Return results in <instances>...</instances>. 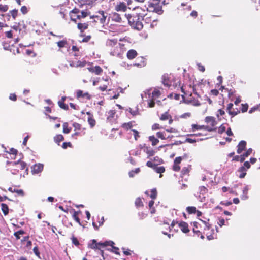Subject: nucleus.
I'll return each mask as SVG.
<instances>
[{
  "mask_svg": "<svg viewBox=\"0 0 260 260\" xmlns=\"http://www.w3.org/2000/svg\"><path fill=\"white\" fill-rule=\"evenodd\" d=\"M105 244H106V246H110L113 247L114 246V245L115 244L114 242L112 241H105Z\"/></svg>",
  "mask_w": 260,
  "mask_h": 260,
  "instance_id": "nucleus-59",
  "label": "nucleus"
},
{
  "mask_svg": "<svg viewBox=\"0 0 260 260\" xmlns=\"http://www.w3.org/2000/svg\"><path fill=\"white\" fill-rule=\"evenodd\" d=\"M189 172V170L186 167H184L183 168V169H182V171H181V174L182 175H185V174H187Z\"/></svg>",
  "mask_w": 260,
  "mask_h": 260,
  "instance_id": "nucleus-64",
  "label": "nucleus"
},
{
  "mask_svg": "<svg viewBox=\"0 0 260 260\" xmlns=\"http://www.w3.org/2000/svg\"><path fill=\"white\" fill-rule=\"evenodd\" d=\"M33 251H34V253L35 254V255L40 258V252L38 249V247L37 246H36L34 248Z\"/></svg>",
  "mask_w": 260,
  "mask_h": 260,
  "instance_id": "nucleus-53",
  "label": "nucleus"
},
{
  "mask_svg": "<svg viewBox=\"0 0 260 260\" xmlns=\"http://www.w3.org/2000/svg\"><path fill=\"white\" fill-rule=\"evenodd\" d=\"M252 152V149L251 148H249L243 154L241 155V162H243L245 158L250 155Z\"/></svg>",
  "mask_w": 260,
  "mask_h": 260,
  "instance_id": "nucleus-18",
  "label": "nucleus"
},
{
  "mask_svg": "<svg viewBox=\"0 0 260 260\" xmlns=\"http://www.w3.org/2000/svg\"><path fill=\"white\" fill-rule=\"evenodd\" d=\"M226 127L223 124L220 125V126L218 128V133L219 134H222L223 132L225 131Z\"/></svg>",
  "mask_w": 260,
  "mask_h": 260,
  "instance_id": "nucleus-48",
  "label": "nucleus"
},
{
  "mask_svg": "<svg viewBox=\"0 0 260 260\" xmlns=\"http://www.w3.org/2000/svg\"><path fill=\"white\" fill-rule=\"evenodd\" d=\"M143 19H138L136 22L135 23L134 26L133 27H134L135 29H137L138 30H140L143 29V25L142 22H141V20H143Z\"/></svg>",
  "mask_w": 260,
  "mask_h": 260,
  "instance_id": "nucleus-16",
  "label": "nucleus"
},
{
  "mask_svg": "<svg viewBox=\"0 0 260 260\" xmlns=\"http://www.w3.org/2000/svg\"><path fill=\"white\" fill-rule=\"evenodd\" d=\"M182 159V158L181 156H179V157H176L174 159V164H177V165L179 164L181 162Z\"/></svg>",
  "mask_w": 260,
  "mask_h": 260,
  "instance_id": "nucleus-57",
  "label": "nucleus"
},
{
  "mask_svg": "<svg viewBox=\"0 0 260 260\" xmlns=\"http://www.w3.org/2000/svg\"><path fill=\"white\" fill-rule=\"evenodd\" d=\"M111 18L112 21L116 22H121L122 21L120 15L116 12L112 13L111 14Z\"/></svg>",
  "mask_w": 260,
  "mask_h": 260,
  "instance_id": "nucleus-9",
  "label": "nucleus"
},
{
  "mask_svg": "<svg viewBox=\"0 0 260 260\" xmlns=\"http://www.w3.org/2000/svg\"><path fill=\"white\" fill-rule=\"evenodd\" d=\"M77 96L78 98L81 97L85 98L87 100H90L91 99V95L88 92L83 93V91L81 90H78L77 91Z\"/></svg>",
  "mask_w": 260,
  "mask_h": 260,
  "instance_id": "nucleus-11",
  "label": "nucleus"
},
{
  "mask_svg": "<svg viewBox=\"0 0 260 260\" xmlns=\"http://www.w3.org/2000/svg\"><path fill=\"white\" fill-rule=\"evenodd\" d=\"M154 169L157 173L160 174L164 173L165 171V169L163 166L156 167V166H155Z\"/></svg>",
  "mask_w": 260,
  "mask_h": 260,
  "instance_id": "nucleus-30",
  "label": "nucleus"
},
{
  "mask_svg": "<svg viewBox=\"0 0 260 260\" xmlns=\"http://www.w3.org/2000/svg\"><path fill=\"white\" fill-rule=\"evenodd\" d=\"M200 193L202 195H204L207 192V189L204 186H201L199 188Z\"/></svg>",
  "mask_w": 260,
  "mask_h": 260,
  "instance_id": "nucleus-40",
  "label": "nucleus"
},
{
  "mask_svg": "<svg viewBox=\"0 0 260 260\" xmlns=\"http://www.w3.org/2000/svg\"><path fill=\"white\" fill-rule=\"evenodd\" d=\"M43 165L40 163L34 165L31 167V173L33 174H36L41 172L43 169Z\"/></svg>",
  "mask_w": 260,
  "mask_h": 260,
  "instance_id": "nucleus-5",
  "label": "nucleus"
},
{
  "mask_svg": "<svg viewBox=\"0 0 260 260\" xmlns=\"http://www.w3.org/2000/svg\"><path fill=\"white\" fill-rule=\"evenodd\" d=\"M218 224L220 227L222 226L225 224V220L223 218H220Z\"/></svg>",
  "mask_w": 260,
  "mask_h": 260,
  "instance_id": "nucleus-58",
  "label": "nucleus"
},
{
  "mask_svg": "<svg viewBox=\"0 0 260 260\" xmlns=\"http://www.w3.org/2000/svg\"><path fill=\"white\" fill-rule=\"evenodd\" d=\"M192 128L193 131H194L195 130L205 129L208 132H213L216 131L217 128H213L209 126L199 125L194 124L192 125Z\"/></svg>",
  "mask_w": 260,
  "mask_h": 260,
  "instance_id": "nucleus-3",
  "label": "nucleus"
},
{
  "mask_svg": "<svg viewBox=\"0 0 260 260\" xmlns=\"http://www.w3.org/2000/svg\"><path fill=\"white\" fill-rule=\"evenodd\" d=\"M8 190L11 192H16L18 195H20L21 196H23L24 195V191L22 189L17 190V189H13L12 187H10L8 188Z\"/></svg>",
  "mask_w": 260,
  "mask_h": 260,
  "instance_id": "nucleus-20",
  "label": "nucleus"
},
{
  "mask_svg": "<svg viewBox=\"0 0 260 260\" xmlns=\"http://www.w3.org/2000/svg\"><path fill=\"white\" fill-rule=\"evenodd\" d=\"M132 122H129L128 123H124L122 125V127L125 129H130L131 127H132Z\"/></svg>",
  "mask_w": 260,
  "mask_h": 260,
  "instance_id": "nucleus-31",
  "label": "nucleus"
},
{
  "mask_svg": "<svg viewBox=\"0 0 260 260\" xmlns=\"http://www.w3.org/2000/svg\"><path fill=\"white\" fill-rule=\"evenodd\" d=\"M115 10L117 11L125 12L126 10V6L124 3H120L119 4L116 6Z\"/></svg>",
  "mask_w": 260,
  "mask_h": 260,
  "instance_id": "nucleus-13",
  "label": "nucleus"
},
{
  "mask_svg": "<svg viewBox=\"0 0 260 260\" xmlns=\"http://www.w3.org/2000/svg\"><path fill=\"white\" fill-rule=\"evenodd\" d=\"M169 116L168 112H166L161 115L160 119L161 120H166L169 119Z\"/></svg>",
  "mask_w": 260,
  "mask_h": 260,
  "instance_id": "nucleus-36",
  "label": "nucleus"
},
{
  "mask_svg": "<svg viewBox=\"0 0 260 260\" xmlns=\"http://www.w3.org/2000/svg\"><path fill=\"white\" fill-rule=\"evenodd\" d=\"M54 141L59 145V143L64 140V137L62 135H57L54 138Z\"/></svg>",
  "mask_w": 260,
  "mask_h": 260,
  "instance_id": "nucleus-24",
  "label": "nucleus"
},
{
  "mask_svg": "<svg viewBox=\"0 0 260 260\" xmlns=\"http://www.w3.org/2000/svg\"><path fill=\"white\" fill-rule=\"evenodd\" d=\"M246 146V142L244 140L241 141L239 144L237 146L238 149L237 150V152L238 154H240L242 152L245 150Z\"/></svg>",
  "mask_w": 260,
  "mask_h": 260,
  "instance_id": "nucleus-7",
  "label": "nucleus"
},
{
  "mask_svg": "<svg viewBox=\"0 0 260 260\" xmlns=\"http://www.w3.org/2000/svg\"><path fill=\"white\" fill-rule=\"evenodd\" d=\"M115 114V110H110L108 113V117H107V119L108 120H110V118H112L114 117V116Z\"/></svg>",
  "mask_w": 260,
  "mask_h": 260,
  "instance_id": "nucleus-37",
  "label": "nucleus"
},
{
  "mask_svg": "<svg viewBox=\"0 0 260 260\" xmlns=\"http://www.w3.org/2000/svg\"><path fill=\"white\" fill-rule=\"evenodd\" d=\"M153 161H156L157 164V165L163 162V160L160 158L158 156H155L153 158Z\"/></svg>",
  "mask_w": 260,
  "mask_h": 260,
  "instance_id": "nucleus-46",
  "label": "nucleus"
},
{
  "mask_svg": "<svg viewBox=\"0 0 260 260\" xmlns=\"http://www.w3.org/2000/svg\"><path fill=\"white\" fill-rule=\"evenodd\" d=\"M178 226L179 228H180L183 233H187L189 232V230L188 229V225L186 222L184 221H181L179 223Z\"/></svg>",
  "mask_w": 260,
  "mask_h": 260,
  "instance_id": "nucleus-8",
  "label": "nucleus"
},
{
  "mask_svg": "<svg viewBox=\"0 0 260 260\" xmlns=\"http://www.w3.org/2000/svg\"><path fill=\"white\" fill-rule=\"evenodd\" d=\"M99 15H92L90 16L91 19L96 18L97 20H94L93 22H97L98 20L100 21V22L102 24H104L105 23L107 16L105 15L104 12L103 11H99L98 12Z\"/></svg>",
  "mask_w": 260,
  "mask_h": 260,
  "instance_id": "nucleus-2",
  "label": "nucleus"
},
{
  "mask_svg": "<svg viewBox=\"0 0 260 260\" xmlns=\"http://www.w3.org/2000/svg\"><path fill=\"white\" fill-rule=\"evenodd\" d=\"M239 112H240V111L238 110H237V111H230L228 112L229 114L230 115H231L232 116V117H234V116H236Z\"/></svg>",
  "mask_w": 260,
  "mask_h": 260,
  "instance_id": "nucleus-62",
  "label": "nucleus"
},
{
  "mask_svg": "<svg viewBox=\"0 0 260 260\" xmlns=\"http://www.w3.org/2000/svg\"><path fill=\"white\" fill-rule=\"evenodd\" d=\"M232 204V202H231V201H221V202H220V204L223 205H224V206H230V205H231Z\"/></svg>",
  "mask_w": 260,
  "mask_h": 260,
  "instance_id": "nucleus-60",
  "label": "nucleus"
},
{
  "mask_svg": "<svg viewBox=\"0 0 260 260\" xmlns=\"http://www.w3.org/2000/svg\"><path fill=\"white\" fill-rule=\"evenodd\" d=\"M256 110H259L260 111V104L258 105L254 106L250 108V109L249 111V113H252L253 112H255Z\"/></svg>",
  "mask_w": 260,
  "mask_h": 260,
  "instance_id": "nucleus-35",
  "label": "nucleus"
},
{
  "mask_svg": "<svg viewBox=\"0 0 260 260\" xmlns=\"http://www.w3.org/2000/svg\"><path fill=\"white\" fill-rule=\"evenodd\" d=\"M134 10L137 12L135 14L128 15L127 17L128 23L132 27L134 26L135 23L138 19H143L145 15L144 13H141V11H142L141 8L136 7Z\"/></svg>",
  "mask_w": 260,
  "mask_h": 260,
  "instance_id": "nucleus-1",
  "label": "nucleus"
},
{
  "mask_svg": "<svg viewBox=\"0 0 260 260\" xmlns=\"http://www.w3.org/2000/svg\"><path fill=\"white\" fill-rule=\"evenodd\" d=\"M80 10L77 8H74L73 9L71 12L70 14H75V15H78L80 13Z\"/></svg>",
  "mask_w": 260,
  "mask_h": 260,
  "instance_id": "nucleus-56",
  "label": "nucleus"
},
{
  "mask_svg": "<svg viewBox=\"0 0 260 260\" xmlns=\"http://www.w3.org/2000/svg\"><path fill=\"white\" fill-rule=\"evenodd\" d=\"M186 211L189 214H193L196 212V208L193 206H189L186 208Z\"/></svg>",
  "mask_w": 260,
  "mask_h": 260,
  "instance_id": "nucleus-28",
  "label": "nucleus"
},
{
  "mask_svg": "<svg viewBox=\"0 0 260 260\" xmlns=\"http://www.w3.org/2000/svg\"><path fill=\"white\" fill-rule=\"evenodd\" d=\"M160 95V91L159 90H154L152 92V97H159Z\"/></svg>",
  "mask_w": 260,
  "mask_h": 260,
  "instance_id": "nucleus-51",
  "label": "nucleus"
},
{
  "mask_svg": "<svg viewBox=\"0 0 260 260\" xmlns=\"http://www.w3.org/2000/svg\"><path fill=\"white\" fill-rule=\"evenodd\" d=\"M2 210L5 215H7L9 213V208L7 204L4 203L1 204Z\"/></svg>",
  "mask_w": 260,
  "mask_h": 260,
  "instance_id": "nucleus-22",
  "label": "nucleus"
},
{
  "mask_svg": "<svg viewBox=\"0 0 260 260\" xmlns=\"http://www.w3.org/2000/svg\"><path fill=\"white\" fill-rule=\"evenodd\" d=\"M58 104L60 108L61 109H63L64 110H67L69 109V107L67 105H66L64 102H63V101H58Z\"/></svg>",
  "mask_w": 260,
  "mask_h": 260,
  "instance_id": "nucleus-29",
  "label": "nucleus"
},
{
  "mask_svg": "<svg viewBox=\"0 0 260 260\" xmlns=\"http://www.w3.org/2000/svg\"><path fill=\"white\" fill-rule=\"evenodd\" d=\"M88 247L92 249H100V248L97 246V241L95 239L90 241L88 244Z\"/></svg>",
  "mask_w": 260,
  "mask_h": 260,
  "instance_id": "nucleus-14",
  "label": "nucleus"
},
{
  "mask_svg": "<svg viewBox=\"0 0 260 260\" xmlns=\"http://www.w3.org/2000/svg\"><path fill=\"white\" fill-rule=\"evenodd\" d=\"M67 43V41L66 40H61V41H58L57 44V46L59 47V48H62L63 47H64L65 45Z\"/></svg>",
  "mask_w": 260,
  "mask_h": 260,
  "instance_id": "nucleus-39",
  "label": "nucleus"
},
{
  "mask_svg": "<svg viewBox=\"0 0 260 260\" xmlns=\"http://www.w3.org/2000/svg\"><path fill=\"white\" fill-rule=\"evenodd\" d=\"M63 132L65 134H68L70 132L71 128H68V123L65 122L63 124Z\"/></svg>",
  "mask_w": 260,
  "mask_h": 260,
  "instance_id": "nucleus-33",
  "label": "nucleus"
},
{
  "mask_svg": "<svg viewBox=\"0 0 260 260\" xmlns=\"http://www.w3.org/2000/svg\"><path fill=\"white\" fill-rule=\"evenodd\" d=\"M137 60L139 61L138 63H135V65L137 67H144L146 65L145 59L143 57L137 58Z\"/></svg>",
  "mask_w": 260,
  "mask_h": 260,
  "instance_id": "nucleus-19",
  "label": "nucleus"
},
{
  "mask_svg": "<svg viewBox=\"0 0 260 260\" xmlns=\"http://www.w3.org/2000/svg\"><path fill=\"white\" fill-rule=\"evenodd\" d=\"M156 196H157V191H156V189H152L151 191L150 197L152 199H156Z\"/></svg>",
  "mask_w": 260,
  "mask_h": 260,
  "instance_id": "nucleus-41",
  "label": "nucleus"
},
{
  "mask_svg": "<svg viewBox=\"0 0 260 260\" xmlns=\"http://www.w3.org/2000/svg\"><path fill=\"white\" fill-rule=\"evenodd\" d=\"M169 80L168 75L167 74H164L162 76V84L167 87H170V84L168 83V81Z\"/></svg>",
  "mask_w": 260,
  "mask_h": 260,
  "instance_id": "nucleus-21",
  "label": "nucleus"
},
{
  "mask_svg": "<svg viewBox=\"0 0 260 260\" xmlns=\"http://www.w3.org/2000/svg\"><path fill=\"white\" fill-rule=\"evenodd\" d=\"M21 12L23 14H25L27 13V8L26 6H23L21 8Z\"/></svg>",
  "mask_w": 260,
  "mask_h": 260,
  "instance_id": "nucleus-63",
  "label": "nucleus"
},
{
  "mask_svg": "<svg viewBox=\"0 0 260 260\" xmlns=\"http://www.w3.org/2000/svg\"><path fill=\"white\" fill-rule=\"evenodd\" d=\"M132 131L133 132V134H134L135 140H137L138 138L140 137V136L139 135V132L136 129H132Z\"/></svg>",
  "mask_w": 260,
  "mask_h": 260,
  "instance_id": "nucleus-47",
  "label": "nucleus"
},
{
  "mask_svg": "<svg viewBox=\"0 0 260 260\" xmlns=\"http://www.w3.org/2000/svg\"><path fill=\"white\" fill-rule=\"evenodd\" d=\"M135 205L137 207H140L143 206V203L141 199L140 198L136 199L135 201Z\"/></svg>",
  "mask_w": 260,
  "mask_h": 260,
  "instance_id": "nucleus-42",
  "label": "nucleus"
},
{
  "mask_svg": "<svg viewBox=\"0 0 260 260\" xmlns=\"http://www.w3.org/2000/svg\"><path fill=\"white\" fill-rule=\"evenodd\" d=\"M137 55L138 53L137 51L134 49H131L127 52V57L129 59H133L135 58Z\"/></svg>",
  "mask_w": 260,
  "mask_h": 260,
  "instance_id": "nucleus-12",
  "label": "nucleus"
},
{
  "mask_svg": "<svg viewBox=\"0 0 260 260\" xmlns=\"http://www.w3.org/2000/svg\"><path fill=\"white\" fill-rule=\"evenodd\" d=\"M119 250V248L115 247V246H113L112 249H111V248L108 249V250L111 251L117 255H120Z\"/></svg>",
  "mask_w": 260,
  "mask_h": 260,
  "instance_id": "nucleus-32",
  "label": "nucleus"
},
{
  "mask_svg": "<svg viewBox=\"0 0 260 260\" xmlns=\"http://www.w3.org/2000/svg\"><path fill=\"white\" fill-rule=\"evenodd\" d=\"M10 13H11L13 18L14 19H15L17 15V13H18V10H16V9H14L12 11H10Z\"/></svg>",
  "mask_w": 260,
  "mask_h": 260,
  "instance_id": "nucleus-44",
  "label": "nucleus"
},
{
  "mask_svg": "<svg viewBox=\"0 0 260 260\" xmlns=\"http://www.w3.org/2000/svg\"><path fill=\"white\" fill-rule=\"evenodd\" d=\"M117 41L116 40H108L106 42V45L108 46H112L115 45L117 43Z\"/></svg>",
  "mask_w": 260,
  "mask_h": 260,
  "instance_id": "nucleus-34",
  "label": "nucleus"
},
{
  "mask_svg": "<svg viewBox=\"0 0 260 260\" xmlns=\"http://www.w3.org/2000/svg\"><path fill=\"white\" fill-rule=\"evenodd\" d=\"M8 6L7 5H0V12H5L8 10Z\"/></svg>",
  "mask_w": 260,
  "mask_h": 260,
  "instance_id": "nucleus-45",
  "label": "nucleus"
},
{
  "mask_svg": "<svg viewBox=\"0 0 260 260\" xmlns=\"http://www.w3.org/2000/svg\"><path fill=\"white\" fill-rule=\"evenodd\" d=\"M89 14H90V12H86L84 11H82L81 14L77 15V18H78V19H80L81 18H85V17H87V16H88L89 15Z\"/></svg>",
  "mask_w": 260,
  "mask_h": 260,
  "instance_id": "nucleus-25",
  "label": "nucleus"
},
{
  "mask_svg": "<svg viewBox=\"0 0 260 260\" xmlns=\"http://www.w3.org/2000/svg\"><path fill=\"white\" fill-rule=\"evenodd\" d=\"M215 118L212 116H207L205 118V122L207 123H211Z\"/></svg>",
  "mask_w": 260,
  "mask_h": 260,
  "instance_id": "nucleus-49",
  "label": "nucleus"
},
{
  "mask_svg": "<svg viewBox=\"0 0 260 260\" xmlns=\"http://www.w3.org/2000/svg\"><path fill=\"white\" fill-rule=\"evenodd\" d=\"M129 112L131 113L132 115L133 116H135L138 114V110H133L132 108H129L128 109Z\"/></svg>",
  "mask_w": 260,
  "mask_h": 260,
  "instance_id": "nucleus-61",
  "label": "nucleus"
},
{
  "mask_svg": "<svg viewBox=\"0 0 260 260\" xmlns=\"http://www.w3.org/2000/svg\"><path fill=\"white\" fill-rule=\"evenodd\" d=\"M248 192L246 191H243V193L241 196V198L243 200H245L248 199V197L247 196Z\"/></svg>",
  "mask_w": 260,
  "mask_h": 260,
  "instance_id": "nucleus-52",
  "label": "nucleus"
},
{
  "mask_svg": "<svg viewBox=\"0 0 260 260\" xmlns=\"http://www.w3.org/2000/svg\"><path fill=\"white\" fill-rule=\"evenodd\" d=\"M149 7L150 8H153V10H152L153 12H154L156 13H157L159 15H161L163 13L164 11L162 9V6H160L158 4H152L150 3L149 5Z\"/></svg>",
  "mask_w": 260,
  "mask_h": 260,
  "instance_id": "nucleus-4",
  "label": "nucleus"
},
{
  "mask_svg": "<svg viewBox=\"0 0 260 260\" xmlns=\"http://www.w3.org/2000/svg\"><path fill=\"white\" fill-rule=\"evenodd\" d=\"M156 136L158 138L162 139H166V135L165 132H158L156 133Z\"/></svg>",
  "mask_w": 260,
  "mask_h": 260,
  "instance_id": "nucleus-27",
  "label": "nucleus"
},
{
  "mask_svg": "<svg viewBox=\"0 0 260 260\" xmlns=\"http://www.w3.org/2000/svg\"><path fill=\"white\" fill-rule=\"evenodd\" d=\"M6 152H7V153H9L10 154L16 155V154H17L18 151L16 149H15V148H11L10 149V151L9 152H8V151H6Z\"/></svg>",
  "mask_w": 260,
  "mask_h": 260,
  "instance_id": "nucleus-55",
  "label": "nucleus"
},
{
  "mask_svg": "<svg viewBox=\"0 0 260 260\" xmlns=\"http://www.w3.org/2000/svg\"><path fill=\"white\" fill-rule=\"evenodd\" d=\"M182 98L183 99V102L185 104H190L193 102L192 100H185V96L184 95H182Z\"/></svg>",
  "mask_w": 260,
  "mask_h": 260,
  "instance_id": "nucleus-54",
  "label": "nucleus"
},
{
  "mask_svg": "<svg viewBox=\"0 0 260 260\" xmlns=\"http://www.w3.org/2000/svg\"><path fill=\"white\" fill-rule=\"evenodd\" d=\"M25 233V232L24 231H23L22 230H20L19 231L15 232L14 233V235L16 237L17 240H19L20 239V235H23Z\"/></svg>",
  "mask_w": 260,
  "mask_h": 260,
  "instance_id": "nucleus-26",
  "label": "nucleus"
},
{
  "mask_svg": "<svg viewBox=\"0 0 260 260\" xmlns=\"http://www.w3.org/2000/svg\"><path fill=\"white\" fill-rule=\"evenodd\" d=\"M86 63V62L85 61H81L79 60V61H76V67H83L85 66Z\"/></svg>",
  "mask_w": 260,
  "mask_h": 260,
  "instance_id": "nucleus-43",
  "label": "nucleus"
},
{
  "mask_svg": "<svg viewBox=\"0 0 260 260\" xmlns=\"http://www.w3.org/2000/svg\"><path fill=\"white\" fill-rule=\"evenodd\" d=\"M88 70L92 73H95L96 75H100L103 71L102 68L98 66L95 67H89L88 68Z\"/></svg>",
  "mask_w": 260,
  "mask_h": 260,
  "instance_id": "nucleus-10",
  "label": "nucleus"
},
{
  "mask_svg": "<svg viewBox=\"0 0 260 260\" xmlns=\"http://www.w3.org/2000/svg\"><path fill=\"white\" fill-rule=\"evenodd\" d=\"M20 163V169L22 170H23L25 168L26 166V164L24 162V161H21L20 160V159H19L18 161H7L6 164L7 165H11L12 166H17L19 164V163Z\"/></svg>",
  "mask_w": 260,
  "mask_h": 260,
  "instance_id": "nucleus-6",
  "label": "nucleus"
},
{
  "mask_svg": "<svg viewBox=\"0 0 260 260\" xmlns=\"http://www.w3.org/2000/svg\"><path fill=\"white\" fill-rule=\"evenodd\" d=\"M248 104H242V109H241L242 112L244 113V112H246L247 111V110H248Z\"/></svg>",
  "mask_w": 260,
  "mask_h": 260,
  "instance_id": "nucleus-50",
  "label": "nucleus"
},
{
  "mask_svg": "<svg viewBox=\"0 0 260 260\" xmlns=\"http://www.w3.org/2000/svg\"><path fill=\"white\" fill-rule=\"evenodd\" d=\"M71 240L72 243L74 244L75 246H78L80 245L79 242L78 241L77 238L75 237L74 236H72Z\"/></svg>",
  "mask_w": 260,
  "mask_h": 260,
  "instance_id": "nucleus-38",
  "label": "nucleus"
},
{
  "mask_svg": "<svg viewBox=\"0 0 260 260\" xmlns=\"http://www.w3.org/2000/svg\"><path fill=\"white\" fill-rule=\"evenodd\" d=\"M149 140L152 142V146H155L159 142V140L155 137L154 136H150L149 137Z\"/></svg>",
  "mask_w": 260,
  "mask_h": 260,
  "instance_id": "nucleus-23",
  "label": "nucleus"
},
{
  "mask_svg": "<svg viewBox=\"0 0 260 260\" xmlns=\"http://www.w3.org/2000/svg\"><path fill=\"white\" fill-rule=\"evenodd\" d=\"M87 114L89 115L88 117V122L91 128L93 127L95 125V120L93 118V115H91L90 113L88 112Z\"/></svg>",
  "mask_w": 260,
  "mask_h": 260,
  "instance_id": "nucleus-15",
  "label": "nucleus"
},
{
  "mask_svg": "<svg viewBox=\"0 0 260 260\" xmlns=\"http://www.w3.org/2000/svg\"><path fill=\"white\" fill-rule=\"evenodd\" d=\"M88 26V24L86 23H78L77 24V27L80 30L81 32H83L84 30L87 29Z\"/></svg>",
  "mask_w": 260,
  "mask_h": 260,
  "instance_id": "nucleus-17",
  "label": "nucleus"
}]
</instances>
